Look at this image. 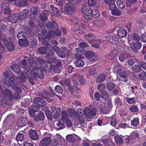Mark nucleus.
Segmentation results:
<instances>
[{"instance_id": "1", "label": "nucleus", "mask_w": 146, "mask_h": 146, "mask_svg": "<svg viewBox=\"0 0 146 146\" xmlns=\"http://www.w3.org/2000/svg\"><path fill=\"white\" fill-rule=\"evenodd\" d=\"M57 24L54 22H49L47 25V31L46 29L43 30L42 32L38 35V40L42 41V44L47 45V48H50V45L48 44L49 38L51 36L54 35V33L57 36H59L61 34V31L59 29H57Z\"/></svg>"}, {"instance_id": "2", "label": "nucleus", "mask_w": 146, "mask_h": 146, "mask_svg": "<svg viewBox=\"0 0 146 146\" xmlns=\"http://www.w3.org/2000/svg\"><path fill=\"white\" fill-rule=\"evenodd\" d=\"M27 64L25 60H23L21 61V62L19 63V65L14 64L11 66V68L12 70L17 74L19 73L20 71V68L19 66L24 67V72L25 73L23 74L22 72H21L19 74V79L23 82L25 81V78L27 77H30L31 78L32 77V72L30 68L29 67H25Z\"/></svg>"}, {"instance_id": "3", "label": "nucleus", "mask_w": 146, "mask_h": 146, "mask_svg": "<svg viewBox=\"0 0 146 146\" xmlns=\"http://www.w3.org/2000/svg\"><path fill=\"white\" fill-rule=\"evenodd\" d=\"M12 72L11 71L5 72H4V76L5 78L8 79L9 78V80L8 81L7 80L3 79L2 80V82L5 83L4 85H6L7 87L11 86L14 90L17 92H20L21 91V88L19 87H17L16 81L15 80L14 77L11 75Z\"/></svg>"}, {"instance_id": "4", "label": "nucleus", "mask_w": 146, "mask_h": 146, "mask_svg": "<svg viewBox=\"0 0 146 146\" xmlns=\"http://www.w3.org/2000/svg\"><path fill=\"white\" fill-rule=\"evenodd\" d=\"M28 62L29 64L33 68V73L36 76L40 78H43L44 77V73L42 70L37 68V64L34 60L33 58H29Z\"/></svg>"}, {"instance_id": "5", "label": "nucleus", "mask_w": 146, "mask_h": 146, "mask_svg": "<svg viewBox=\"0 0 146 146\" xmlns=\"http://www.w3.org/2000/svg\"><path fill=\"white\" fill-rule=\"evenodd\" d=\"M67 114L65 111H63L62 114L61 120L64 122L67 119V116L72 117L73 118L77 117L75 111L72 109L69 108L67 111Z\"/></svg>"}, {"instance_id": "6", "label": "nucleus", "mask_w": 146, "mask_h": 146, "mask_svg": "<svg viewBox=\"0 0 146 146\" xmlns=\"http://www.w3.org/2000/svg\"><path fill=\"white\" fill-rule=\"evenodd\" d=\"M66 139L68 141L71 143L70 145L72 146H78L79 144L78 138L74 134L68 135Z\"/></svg>"}, {"instance_id": "7", "label": "nucleus", "mask_w": 146, "mask_h": 146, "mask_svg": "<svg viewBox=\"0 0 146 146\" xmlns=\"http://www.w3.org/2000/svg\"><path fill=\"white\" fill-rule=\"evenodd\" d=\"M11 90L5 89L4 94H3L2 96H0V100L2 101L3 103H6V101L9 100H11L13 98Z\"/></svg>"}, {"instance_id": "8", "label": "nucleus", "mask_w": 146, "mask_h": 146, "mask_svg": "<svg viewBox=\"0 0 146 146\" xmlns=\"http://www.w3.org/2000/svg\"><path fill=\"white\" fill-rule=\"evenodd\" d=\"M96 111L97 110L95 108L90 109L88 108H86L84 113L86 118L91 119L93 116L96 115Z\"/></svg>"}, {"instance_id": "9", "label": "nucleus", "mask_w": 146, "mask_h": 146, "mask_svg": "<svg viewBox=\"0 0 146 146\" xmlns=\"http://www.w3.org/2000/svg\"><path fill=\"white\" fill-rule=\"evenodd\" d=\"M64 9L66 13L69 15L73 14L75 11L74 6L71 2H68L65 5Z\"/></svg>"}, {"instance_id": "10", "label": "nucleus", "mask_w": 146, "mask_h": 146, "mask_svg": "<svg viewBox=\"0 0 146 146\" xmlns=\"http://www.w3.org/2000/svg\"><path fill=\"white\" fill-rule=\"evenodd\" d=\"M11 5L12 4L9 3H4L2 4L1 9L4 13L9 15L11 13V11L10 7V5Z\"/></svg>"}, {"instance_id": "11", "label": "nucleus", "mask_w": 146, "mask_h": 146, "mask_svg": "<svg viewBox=\"0 0 146 146\" xmlns=\"http://www.w3.org/2000/svg\"><path fill=\"white\" fill-rule=\"evenodd\" d=\"M3 43L5 45L9 51H13L14 50V46L11 42L9 39L5 38L3 39Z\"/></svg>"}, {"instance_id": "12", "label": "nucleus", "mask_w": 146, "mask_h": 146, "mask_svg": "<svg viewBox=\"0 0 146 146\" xmlns=\"http://www.w3.org/2000/svg\"><path fill=\"white\" fill-rule=\"evenodd\" d=\"M34 102L36 105L39 106H44L46 104V102L44 98L39 97H36L35 98Z\"/></svg>"}, {"instance_id": "13", "label": "nucleus", "mask_w": 146, "mask_h": 146, "mask_svg": "<svg viewBox=\"0 0 146 146\" xmlns=\"http://www.w3.org/2000/svg\"><path fill=\"white\" fill-rule=\"evenodd\" d=\"M5 123L7 126H10L13 124L15 121V117L13 115L8 116L5 119Z\"/></svg>"}, {"instance_id": "14", "label": "nucleus", "mask_w": 146, "mask_h": 146, "mask_svg": "<svg viewBox=\"0 0 146 146\" xmlns=\"http://www.w3.org/2000/svg\"><path fill=\"white\" fill-rule=\"evenodd\" d=\"M51 142V139L49 137H46L42 139L39 143V146H48Z\"/></svg>"}, {"instance_id": "15", "label": "nucleus", "mask_w": 146, "mask_h": 146, "mask_svg": "<svg viewBox=\"0 0 146 146\" xmlns=\"http://www.w3.org/2000/svg\"><path fill=\"white\" fill-rule=\"evenodd\" d=\"M50 9L54 15L56 16H60L62 12L61 9H58L56 7H54V5H50Z\"/></svg>"}, {"instance_id": "16", "label": "nucleus", "mask_w": 146, "mask_h": 146, "mask_svg": "<svg viewBox=\"0 0 146 146\" xmlns=\"http://www.w3.org/2000/svg\"><path fill=\"white\" fill-rule=\"evenodd\" d=\"M55 139L52 141L51 146H56L58 143L59 141L63 140V138L59 134H56L55 137Z\"/></svg>"}, {"instance_id": "17", "label": "nucleus", "mask_w": 146, "mask_h": 146, "mask_svg": "<svg viewBox=\"0 0 146 146\" xmlns=\"http://www.w3.org/2000/svg\"><path fill=\"white\" fill-rule=\"evenodd\" d=\"M27 121V119L26 118L19 119L17 122V125L19 127H23L26 125Z\"/></svg>"}, {"instance_id": "18", "label": "nucleus", "mask_w": 146, "mask_h": 146, "mask_svg": "<svg viewBox=\"0 0 146 146\" xmlns=\"http://www.w3.org/2000/svg\"><path fill=\"white\" fill-rule=\"evenodd\" d=\"M117 31V35L120 38L125 37L127 34V31L123 28H119Z\"/></svg>"}, {"instance_id": "19", "label": "nucleus", "mask_w": 146, "mask_h": 146, "mask_svg": "<svg viewBox=\"0 0 146 146\" xmlns=\"http://www.w3.org/2000/svg\"><path fill=\"white\" fill-rule=\"evenodd\" d=\"M29 134L32 140H36L38 138V134L36 130L31 129L29 131Z\"/></svg>"}, {"instance_id": "20", "label": "nucleus", "mask_w": 146, "mask_h": 146, "mask_svg": "<svg viewBox=\"0 0 146 146\" xmlns=\"http://www.w3.org/2000/svg\"><path fill=\"white\" fill-rule=\"evenodd\" d=\"M19 18L17 14H12L8 17V19L11 22L13 23L17 22L19 19Z\"/></svg>"}, {"instance_id": "21", "label": "nucleus", "mask_w": 146, "mask_h": 146, "mask_svg": "<svg viewBox=\"0 0 146 146\" xmlns=\"http://www.w3.org/2000/svg\"><path fill=\"white\" fill-rule=\"evenodd\" d=\"M98 44H100L101 46L106 44V42L103 39L98 40L97 41V43H93L92 44V46L96 48H99L100 46Z\"/></svg>"}, {"instance_id": "22", "label": "nucleus", "mask_w": 146, "mask_h": 146, "mask_svg": "<svg viewBox=\"0 0 146 146\" xmlns=\"http://www.w3.org/2000/svg\"><path fill=\"white\" fill-rule=\"evenodd\" d=\"M15 4L17 6L21 7L27 5L28 3L26 0H15Z\"/></svg>"}, {"instance_id": "23", "label": "nucleus", "mask_w": 146, "mask_h": 146, "mask_svg": "<svg viewBox=\"0 0 146 146\" xmlns=\"http://www.w3.org/2000/svg\"><path fill=\"white\" fill-rule=\"evenodd\" d=\"M101 141L105 146H114L113 142L109 139H105L104 137H102Z\"/></svg>"}, {"instance_id": "24", "label": "nucleus", "mask_w": 146, "mask_h": 146, "mask_svg": "<svg viewBox=\"0 0 146 146\" xmlns=\"http://www.w3.org/2000/svg\"><path fill=\"white\" fill-rule=\"evenodd\" d=\"M48 15V12L47 11H43L42 13L40 15L39 17L42 21H45L47 20Z\"/></svg>"}, {"instance_id": "25", "label": "nucleus", "mask_w": 146, "mask_h": 146, "mask_svg": "<svg viewBox=\"0 0 146 146\" xmlns=\"http://www.w3.org/2000/svg\"><path fill=\"white\" fill-rule=\"evenodd\" d=\"M82 14L87 13H91V10L90 7L86 5L83 6L82 7Z\"/></svg>"}, {"instance_id": "26", "label": "nucleus", "mask_w": 146, "mask_h": 146, "mask_svg": "<svg viewBox=\"0 0 146 146\" xmlns=\"http://www.w3.org/2000/svg\"><path fill=\"white\" fill-rule=\"evenodd\" d=\"M44 115L43 113L41 111H39L37 115L34 117V119L36 121L42 120L44 118Z\"/></svg>"}, {"instance_id": "27", "label": "nucleus", "mask_w": 146, "mask_h": 146, "mask_svg": "<svg viewBox=\"0 0 146 146\" xmlns=\"http://www.w3.org/2000/svg\"><path fill=\"white\" fill-rule=\"evenodd\" d=\"M56 124V128L58 130L62 129L64 128V122L63 121V123H61L60 121H55Z\"/></svg>"}, {"instance_id": "28", "label": "nucleus", "mask_w": 146, "mask_h": 146, "mask_svg": "<svg viewBox=\"0 0 146 146\" xmlns=\"http://www.w3.org/2000/svg\"><path fill=\"white\" fill-rule=\"evenodd\" d=\"M30 11L32 14L37 15L39 14L40 11L38 7H33L31 9Z\"/></svg>"}, {"instance_id": "29", "label": "nucleus", "mask_w": 146, "mask_h": 146, "mask_svg": "<svg viewBox=\"0 0 146 146\" xmlns=\"http://www.w3.org/2000/svg\"><path fill=\"white\" fill-rule=\"evenodd\" d=\"M105 73H104V74H101L98 76L96 79V82L97 83H101L104 81L106 77Z\"/></svg>"}, {"instance_id": "30", "label": "nucleus", "mask_w": 146, "mask_h": 146, "mask_svg": "<svg viewBox=\"0 0 146 146\" xmlns=\"http://www.w3.org/2000/svg\"><path fill=\"white\" fill-rule=\"evenodd\" d=\"M125 0H117V4L118 7L121 9L124 8L125 6Z\"/></svg>"}, {"instance_id": "31", "label": "nucleus", "mask_w": 146, "mask_h": 146, "mask_svg": "<svg viewBox=\"0 0 146 146\" xmlns=\"http://www.w3.org/2000/svg\"><path fill=\"white\" fill-rule=\"evenodd\" d=\"M19 45L21 46H26L29 44V41L26 38H25L23 40H19Z\"/></svg>"}, {"instance_id": "32", "label": "nucleus", "mask_w": 146, "mask_h": 146, "mask_svg": "<svg viewBox=\"0 0 146 146\" xmlns=\"http://www.w3.org/2000/svg\"><path fill=\"white\" fill-rule=\"evenodd\" d=\"M71 84L70 81L66 78H64L62 79V81L60 82L61 84L65 87L66 86H68Z\"/></svg>"}, {"instance_id": "33", "label": "nucleus", "mask_w": 146, "mask_h": 146, "mask_svg": "<svg viewBox=\"0 0 146 146\" xmlns=\"http://www.w3.org/2000/svg\"><path fill=\"white\" fill-rule=\"evenodd\" d=\"M61 109L60 108H57L56 109V111H55L54 114L53 115V117L54 119L58 118L60 115Z\"/></svg>"}, {"instance_id": "34", "label": "nucleus", "mask_w": 146, "mask_h": 146, "mask_svg": "<svg viewBox=\"0 0 146 146\" xmlns=\"http://www.w3.org/2000/svg\"><path fill=\"white\" fill-rule=\"evenodd\" d=\"M37 60L42 67L44 68L47 67V64L46 61L44 60L43 59L39 58L37 59Z\"/></svg>"}, {"instance_id": "35", "label": "nucleus", "mask_w": 146, "mask_h": 146, "mask_svg": "<svg viewBox=\"0 0 146 146\" xmlns=\"http://www.w3.org/2000/svg\"><path fill=\"white\" fill-rule=\"evenodd\" d=\"M75 64L76 66L78 67H82L84 65V62L81 60H76L75 61Z\"/></svg>"}, {"instance_id": "36", "label": "nucleus", "mask_w": 146, "mask_h": 146, "mask_svg": "<svg viewBox=\"0 0 146 146\" xmlns=\"http://www.w3.org/2000/svg\"><path fill=\"white\" fill-rule=\"evenodd\" d=\"M26 33L25 32H21L19 33L17 35V37L19 39V40H22L26 38Z\"/></svg>"}, {"instance_id": "37", "label": "nucleus", "mask_w": 146, "mask_h": 146, "mask_svg": "<svg viewBox=\"0 0 146 146\" xmlns=\"http://www.w3.org/2000/svg\"><path fill=\"white\" fill-rule=\"evenodd\" d=\"M84 37L88 40H92L95 38V36L92 34H89L88 35H85L84 36Z\"/></svg>"}, {"instance_id": "38", "label": "nucleus", "mask_w": 146, "mask_h": 146, "mask_svg": "<svg viewBox=\"0 0 146 146\" xmlns=\"http://www.w3.org/2000/svg\"><path fill=\"white\" fill-rule=\"evenodd\" d=\"M91 13L92 16L95 18H97L100 15L99 11L96 9H93L91 11Z\"/></svg>"}, {"instance_id": "39", "label": "nucleus", "mask_w": 146, "mask_h": 146, "mask_svg": "<svg viewBox=\"0 0 146 146\" xmlns=\"http://www.w3.org/2000/svg\"><path fill=\"white\" fill-rule=\"evenodd\" d=\"M76 79L78 80L81 84L84 85L85 82L84 78L81 75H78L76 76Z\"/></svg>"}, {"instance_id": "40", "label": "nucleus", "mask_w": 146, "mask_h": 146, "mask_svg": "<svg viewBox=\"0 0 146 146\" xmlns=\"http://www.w3.org/2000/svg\"><path fill=\"white\" fill-rule=\"evenodd\" d=\"M131 125L134 127L137 126L139 124V120L138 118H135L133 119L131 121Z\"/></svg>"}, {"instance_id": "41", "label": "nucleus", "mask_w": 146, "mask_h": 146, "mask_svg": "<svg viewBox=\"0 0 146 146\" xmlns=\"http://www.w3.org/2000/svg\"><path fill=\"white\" fill-rule=\"evenodd\" d=\"M85 55L87 58H91L94 57V54L93 52L88 51L86 52Z\"/></svg>"}, {"instance_id": "42", "label": "nucleus", "mask_w": 146, "mask_h": 146, "mask_svg": "<svg viewBox=\"0 0 146 146\" xmlns=\"http://www.w3.org/2000/svg\"><path fill=\"white\" fill-rule=\"evenodd\" d=\"M115 142L117 144H121L123 143V139L119 136H116L114 137Z\"/></svg>"}, {"instance_id": "43", "label": "nucleus", "mask_w": 146, "mask_h": 146, "mask_svg": "<svg viewBox=\"0 0 146 146\" xmlns=\"http://www.w3.org/2000/svg\"><path fill=\"white\" fill-rule=\"evenodd\" d=\"M126 101L127 103L129 104H132L135 102L136 98L135 97L131 98H126Z\"/></svg>"}, {"instance_id": "44", "label": "nucleus", "mask_w": 146, "mask_h": 146, "mask_svg": "<svg viewBox=\"0 0 146 146\" xmlns=\"http://www.w3.org/2000/svg\"><path fill=\"white\" fill-rule=\"evenodd\" d=\"M84 18L86 21H89L92 18V15L91 13H87L83 14Z\"/></svg>"}, {"instance_id": "45", "label": "nucleus", "mask_w": 146, "mask_h": 146, "mask_svg": "<svg viewBox=\"0 0 146 146\" xmlns=\"http://www.w3.org/2000/svg\"><path fill=\"white\" fill-rule=\"evenodd\" d=\"M122 100L119 98H117L115 99V105L117 106H120L122 103Z\"/></svg>"}, {"instance_id": "46", "label": "nucleus", "mask_w": 146, "mask_h": 146, "mask_svg": "<svg viewBox=\"0 0 146 146\" xmlns=\"http://www.w3.org/2000/svg\"><path fill=\"white\" fill-rule=\"evenodd\" d=\"M111 14L113 15L118 16H119L121 13V12L118 9H116L111 11Z\"/></svg>"}, {"instance_id": "47", "label": "nucleus", "mask_w": 146, "mask_h": 146, "mask_svg": "<svg viewBox=\"0 0 146 146\" xmlns=\"http://www.w3.org/2000/svg\"><path fill=\"white\" fill-rule=\"evenodd\" d=\"M38 51L39 53L42 54H45L47 51L46 49L43 47H41L39 48L38 49Z\"/></svg>"}, {"instance_id": "48", "label": "nucleus", "mask_w": 146, "mask_h": 146, "mask_svg": "<svg viewBox=\"0 0 146 146\" xmlns=\"http://www.w3.org/2000/svg\"><path fill=\"white\" fill-rule=\"evenodd\" d=\"M132 70L135 72H138L140 71L141 68L138 65H135L132 67Z\"/></svg>"}, {"instance_id": "49", "label": "nucleus", "mask_w": 146, "mask_h": 146, "mask_svg": "<svg viewBox=\"0 0 146 146\" xmlns=\"http://www.w3.org/2000/svg\"><path fill=\"white\" fill-rule=\"evenodd\" d=\"M56 92L60 94H62L63 92V89L60 86L57 85L56 86L55 89Z\"/></svg>"}, {"instance_id": "50", "label": "nucleus", "mask_w": 146, "mask_h": 146, "mask_svg": "<svg viewBox=\"0 0 146 146\" xmlns=\"http://www.w3.org/2000/svg\"><path fill=\"white\" fill-rule=\"evenodd\" d=\"M133 48L135 49H139L141 47V44L138 42L134 43L133 44Z\"/></svg>"}, {"instance_id": "51", "label": "nucleus", "mask_w": 146, "mask_h": 146, "mask_svg": "<svg viewBox=\"0 0 146 146\" xmlns=\"http://www.w3.org/2000/svg\"><path fill=\"white\" fill-rule=\"evenodd\" d=\"M110 124L112 126L115 127L117 124V122L115 119L113 117L110 118Z\"/></svg>"}, {"instance_id": "52", "label": "nucleus", "mask_w": 146, "mask_h": 146, "mask_svg": "<svg viewBox=\"0 0 146 146\" xmlns=\"http://www.w3.org/2000/svg\"><path fill=\"white\" fill-rule=\"evenodd\" d=\"M102 97L104 98L106 100L109 99V96L108 94L106 91H103L102 92Z\"/></svg>"}, {"instance_id": "53", "label": "nucleus", "mask_w": 146, "mask_h": 146, "mask_svg": "<svg viewBox=\"0 0 146 146\" xmlns=\"http://www.w3.org/2000/svg\"><path fill=\"white\" fill-rule=\"evenodd\" d=\"M2 38V36L1 34V32L0 31V64H1L2 62H1V58H2V56L1 54V51L4 50V48L2 46L1 44V40Z\"/></svg>"}, {"instance_id": "54", "label": "nucleus", "mask_w": 146, "mask_h": 146, "mask_svg": "<svg viewBox=\"0 0 146 146\" xmlns=\"http://www.w3.org/2000/svg\"><path fill=\"white\" fill-rule=\"evenodd\" d=\"M16 139L17 141H23L24 139L23 135L21 133H19L17 136Z\"/></svg>"}, {"instance_id": "55", "label": "nucleus", "mask_w": 146, "mask_h": 146, "mask_svg": "<svg viewBox=\"0 0 146 146\" xmlns=\"http://www.w3.org/2000/svg\"><path fill=\"white\" fill-rule=\"evenodd\" d=\"M29 13V11L27 9H25L22 10V11L20 12V14H23V15L25 18L28 15Z\"/></svg>"}, {"instance_id": "56", "label": "nucleus", "mask_w": 146, "mask_h": 146, "mask_svg": "<svg viewBox=\"0 0 146 146\" xmlns=\"http://www.w3.org/2000/svg\"><path fill=\"white\" fill-rule=\"evenodd\" d=\"M138 133L136 131H133L131 134V136L133 139H135L138 137Z\"/></svg>"}, {"instance_id": "57", "label": "nucleus", "mask_w": 146, "mask_h": 146, "mask_svg": "<svg viewBox=\"0 0 146 146\" xmlns=\"http://www.w3.org/2000/svg\"><path fill=\"white\" fill-rule=\"evenodd\" d=\"M130 111L133 112H136L138 111L139 109L136 106H132L129 108Z\"/></svg>"}, {"instance_id": "58", "label": "nucleus", "mask_w": 146, "mask_h": 146, "mask_svg": "<svg viewBox=\"0 0 146 146\" xmlns=\"http://www.w3.org/2000/svg\"><path fill=\"white\" fill-rule=\"evenodd\" d=\"M105 85L103 84L99 85L98 86V89L100 91H103L105 89Z\"/></svg>"}, {"instance_id": "59", "label": "nucleus", "mask_w": 146, "mask_h": 146, "mask_svg": "<svg viewBox=\"0 0 146 146\" xmlns=\"http://www.w3.org/2000/svg\"><path fill=\"white\" fill-rule=\"evenodd\" d=\"M108 89L110 90H111L115 87V84L111 83H109L107 86Z\"/></svg>"}, {"instance_id": "60", "label": "nucleus", "mask_w": 146, "mask_h": 146, "mask_svg": "<svg viewBox=\"0 0 146 146\" xmlns=\"http://www.w3.org/2000/svg\"><path fill=\"white\" fill-rule=\"evenodd\" d=\"M45 113L47 118L50 120L51 119L52 114L50 111L49 110H46L45 111Z\"/></svg>"}, {"instance_id": "61", "label": "nucleus", "mask_w": 146, "mask_h": 146, "mask_svg": "<svg viewBox=\"0 0 146 146\" xmlns=\"http://www.w3.org/2000/svg\"><path fill=\"white\" fill-rule=\"evenodd\" d=\"M56 58L54 57H52L49 58L48 60V62L50 63H54L56 62Z\"/></svg>"}, {"instance_id": "62", "label": "nucleus", "mask_w": 146, "mask_h": 146, "mask_svg": "<svg viewBox=\"0 0 146 146\" xmlns=\"http://www.w3.org/2000/svg\"><path fill=\"white\" fill-rule=\"evenodd\" d=\"M139 65L144 69L146 70V63L142 61L139 62Z\"/></svg>"}, {"instance_id": "63", "label": "nucleus", "mask_w": 146, "mask_h": 146, "mask_svg": "<svg viewBox=\"0 0 146 146\" xmlns=\"http://www.w3.org/2000/svg\"><path fill=\"white\" fill-rule=\"evenodd\" d=\"M57 54L59 57L61 58H63L65 56V52L63 51H59L58 52Z\"/></svg>"}, {"instance_id": "64", "label": "nucleus", "mask_w": 146, "mask_h": 146, "mask_svg": "<svg viewBox=\"0 0 146 146\" xmlns=\"http://www.w3.org/2000/svg\"><path fill=\"white\" fill-rule=\"evenodd\" d=\"M132 36L133 39L135 41H139L140 39V37L136 34L133 33Z\"/></svg>"}]
</instances>
